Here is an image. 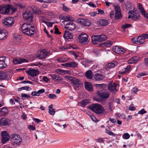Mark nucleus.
I'll list each match as a JSON object with an SVG mask.
<instances>
[{
    "label": "nucleus",
    "instance_id": "a18cd8bd",
    "mask_svg": "<svg viewBox=\"0 0 148 148\" xmlns=\"http://www.w3.org/2000/svg\"><path fill=\"white\" fill-rule=\"evenodd\" d=\"M138 8L139 9L141 13L145 10H144L142 5L141 3H139L138 4Z\"/></svg>",
    "mask_w": 148,
    "mask_h": 148
},
{
    "label": "nucleus",
    "instance_id": "ddd939ff",
    "mask_svg": "<svg viewBox=\"0 0 148 148\" xmlns=\"http://www.w3.org/2000/svg\"><path fill=\"white\" fill-rule=\"evenodd\" d=\"M112 50L114 52L119 54H123L126 51L124 49L117 46L113 47Z\"/></svg>",
    "mask_w": 148,
    "mask_h": 148
},
{
    "label": "nucleus",
    "instance_id": "f704fd0d",
    "mask_svg": "<svg viewBox=\"0 0 148 148\" xmlns=\"http://www.w3.org/2000/svg\"><path fill=\"white\" fill-rule=\"evenodd\" d=\"M8 77V75L6 74L5 73L0 71V80H3L7 78Z\"/></svg>",
    "mask_w": 148,
    "mask_h": 148
},
{
    "label": "nucleus",
    "instance_id": "b1692460",
    "mask_svg": "<svg viewBox=\"0 0 148 148\" xmlns=\"http://www.w3.org/2000/svg\"><path fill=\"white\" fill-rule=\"evenodd\" d=\"M98 35H93L91 37V40L93 44H97L99 42Z\"/></svg>",
    "mask_w": 148,
    "mask_h": 148
},
{
    "label": "nucleus",
    "instance_id": "2eb2a0df",
    "mask_svg": "<svg viewBox=\"0 0 148 148\" xmlns=\"http://www.w3.org/2000/svg\"><path fill=\"white\" fill-rule=\"evenodd\" d=\"M115 14L114 16L116 19H119L122 18L121 10L118 6H116L115 8Z\"/></svg>",
    "mask_w": 148,
    "mask_h": 148
},
{
    "label": "nucleus",
    "instance_id": "3c124183",
    "mask_svg": "<svg viewBox=\"0 0 148 148\" xmlns=\"http://www.w3.org/2000/svg\"><path fill=\"white\" fill-rule=\"evenodd\" d=\"M138 38L137 37H134L131 39V41L133 43H136L137 44H138Z\"/></svg>",
    "mask_w": 148,
    "mask_h": 148
},
{
    "label": "nucleus",
    "instance_id": "8fccbe9b",
    "mask_svg": "<svg viewBox=\"0 0 148 148\" xmlns=\"http://www.w3.org/2000/svg\"><path fill=\"white\" fill-rule=\"evenodd\" d=\"M77 65V62H70V67H74L76 66Z\"/></svg>",
    "mask_w": 148,
    "mask_h": 148
},
{
    "label": "nucleus",
    "instance_id": "7ed1b4c3",
    "mask_svg": "<svg viewBox=\"0 0 148 148\" xmlns=\"http://www.w3.org/2000/svg\"><path fill=\"white\" fill-rule=\"evenodd\" d=\"M88 108L97 114H100L103 112L102 106L99 104L94 103L88 107Z\"/></svg>",
    "mask_w": 148,
    "mask_h": 148
},
{
    "label": "nucleus",
    "instance_id": "864d4df0",
    "mask_svg": "<svg viewBox=\"0 0 148 148\" xmlns=\"http://www.w3.org/2000/svg\"><path fill=\"white\" fill-rule=\"evenodd\" d=\"M131 27V25L130 24L126 23L125 24L123 25H122V28L124 29H126Z\"/></svg>",
    "mask_w": 148,
    "mask_h": 148
},
{
    "label": "nucleus",
    "instance_id": "4d7b16f0",
    "mask_svg": "<svg viewBox=\"0 0 148 148\" xmlns=\"http://www.w3.org/2000/svg\"><path fill=\"white\" fill-rule=\"evenodd\" d=\"M56 0H47L43 1L44 2L47 3H51L53 2L56 3Z\"/></svg>",
    "mask_w": 148,
    "mask_h": 148
},
{
    "label": "nucleus",
    "instance_id": "79ce46f5",
    "mask_svg": "<svg viewBox=\"0 0 148 148\" xmlns=\"http://www.w3.org/2000/svg\"><path fill=\"white\" fill-rule=\"evenodd\" d=\"M91 23L89 20L87 19H84V22L83 23V25L88 26L90 25Z\"/></svg>",
    "mask_w": 148,
    "mask_h": 148
},
{
    "label": "nucleus",
    "instance_id": "338daca9",
    "mask_svg": "<svg viewBox=\"0 0 148 148\" xmlns=\"http://www.w3.org/2000/svg\"><path fill=\"white\" fill-rule=\"evenodd\" d=\"M28 128L30 130H32V131L34 130H35V127L32 125H29L28 126Z\"/></svg>",
    "mask_w": 148,
    "mask_h": 148
},
{
    "label": "nucleus",
    "instance_id": "5fc2aeb1",
    "mask_svg": "<svg viewBox=\"0 0 148 148\" xmlns=\"http://www.w3.org/2000/svg\"><path fill=\"white\" fill-rule=\"evenodd\" d=\"M16 5L19 7L21 9L24 8L25 6L23 5H22L21 3H16L15 4Z\"/></svg>",
    "mask_w": 148,
    "mask_h": 148
},
{
    "label": "nucleus",
    "instance_id": "1a4fd4ad",
    "mask_svg": "<svg viewBox=\"0 0 148 148\" xmlns=\"http://www.w3.org/2000/svg\"><path fill=\"white\" fill-rule=\"evenodd\" d=\"M2 140L1 141L3 143H5L9 140L10 136L7 132L5 131H3L1 133Z\"/></svg>",
    "mask_w": 148,
    "mask_h": 148
},
{
    "label": "nucleus",
    "instance_id": "58836bf2",
    "mask_svg": "<svg viewBox=\"0 0 148 148\" xmlns=\"http://www.w3.org/2000/svg\"><path fill=\"white\" fill-rule=\"evenodd\" d=\"M89 102V100L87 99L83 100L80 103L81 104L82 106L84 107L87 104H88Z\"/></svg>",
    "mask_w": 148,
    "mask_h": 148
},
{
    "label": "nucleus",
    "instance_id": "7c9ffc66",
    "mask_svg": "<svg viewBox=\"0 0 148 148\" xmlns=\"http://www.w3.org/2000/svg\"><path fill=\"white\" fill-rule=\"evenodd\" d=\"M51 77L52 79L55 81H60L62 79V78L58 75H56L54 74L51 75Z\"/></svg>",
    "mask_w": 148,
    "mask_h": 148
},
{
    "label": "nucleus",
    "instance_id": "c85d7f7f",
    "mask_svg": "<svg viewBox=\"0 0 148 148\" xmlns=\"http://www.w3.org/2000/svg\"><path fill=\"white\" fill-rule=\"evenodd\" d=\"M140 18V15L139 13H134L131 16V19L133 20H138Z\"/></svg>",
    "mask_w": 148,
    "mask_h": 148
},
{
    "label": "nucleus",
    "instance_id": "0eeeda50",
    "mask_svg": "<svg viewBox=\"0 0 148 148\" xmlns=\"http://www.w3.org/2000/svg\"><path fill=\"white\" fill-rule=\"evenodd\" d=\"M88 36L86 34H80L78 37L79 43L83 44H87L88 42Z\"/></svg>",
    "mask_w": 148,
    "mask_h": 148
},
{
    "label": "nucleus",
    "instance_id": "6e6552de",
    "mask_svg": "<svg viewBox=\"0 0 148 148\" xmlns=\"http://www.w3.org/2000/svg\"><path fill=\"white\" fill-rule=\"evenodd\" d=\"M11 121L9 118H1L0 119V125L3 126L9 125L11 124Z\"/></svg>",
    "mask_w": 148,
    "mask_h": 148
},
{
    "label": "nucleus",
    "instance_id": "f257e3e1",
    "mask_svg": "<svg viewBox=\"0 0 148 148\" xmlns=\"http://www.w3.org/2000/svg\"><path fill=\"white\" fill-rule=\"evenodd\" d=\"M62 18L64 20L62 23L65 24V27L67 29L71 31L75 28V25L73 22L74 21L73 18L67 16H63Z\"/></svg>",
    "mask_w": 148,
    "mask_h": 148
},
{
    "label": "nucleus",
    "instance_id": "c9c22d12",
    "mask_svg": "<svg viewBox=\"0 0 148 148\" xmlns=\"http://www.w3.org/2000/svg\"><path fill=\"white\" fill-rule=\"evenodd\" d=\"M138 44H142L145 42V39L141 35L138 37Z\"/></svg>",
    "mask_w": 148,
    "mask_h": 148
},
{
    "label": "nucleus",
    "instance_id": "f03ea898",
    "mask_svg": "<svg viewBox=\"0 0 148 148\" xmlns=\"http://www.w3.org/2000/svg\"><path fill=\"white\" fill-rule=\"evenodd\" d=\"M34 27L31 25V23H24L22 25L21 27V29L22 32L28 36H31L34 35L35 32Z\"/></svg>",
    "mask_w": 148,
    "mask_h": 148
},
{
    "label": "nucleus",
    "instance_id": "a19ab883",
    "mask_svg": "<svg viewBox=\"0 0 148 148\" xmlns=\"http://www.w3.org/2000/svg\"><path fill=\"white\" fill-rule=\"evenodd\" d=\"M132 4L130 2H127L126 4V9L128 10H130L132 9Z\"/></svg>",
    "mask_w": 148,
    "mask_h": 148
},
{
    "label": "nucleus",
    "instance_id": "aec40b11",
    "mask_svg": "<svg viewBox=\"0 0 148 148\" xmlns=\"http://www.w3.org/2000/svg\"><path fill=\"white\" fill-rule=\"evenodd\" d=\"M84 84L86 90L90 91H93V89L91 83L87 82H85Z\"/></svg>",
    "mask_w": 148,
    "mask_h": 148
},
{
    "label": "nucleus",
    "instance_id": "dca6fc26",
    "mask_svg": "<svg viewBox=\"0 0 148 148\" xmlns=\"http://www.w3.org/2000/svg\"><path fill=\"white\" fill-rule=\"evenodd\" d=\"M94 61L87 59H84L82 62V64L85 67L89 66L90 64H93Z\"/></svg>",
    "mask_w": 148,
    "mask_h": 148
},
{
    "label": "nucleus",
    "instance_id": "ea45409f",
    "mask_svg": "<svg viewBox=\"0 0 148 148\" xmlns=\"http://www.w3.org/2000/svg\"><path fill=\"white\" fill-rule=\"evenodd\" d=\"M6 67L3 60H1L0 59V69H2Z\"/></svg>",
    "mask_w": 148,
    "mask_h": 148
},
{
    "label": "nucleus",
    "instance_id": "6ab92c4d",
    "mask_svg": "<svg viewBox=\"0 0 148 148\" xmlns=\"http://www.w3.org/2000/svg\"><path fill=\"white\" fill-rule=\"evenodd\" d=\"M93 77L95 80L98 81L102 80L105 78V76L104 75L98 73H96Z\"/></svg>",
    "mask_w": 148,
    "mask_h": 148
},
{
    "label": "nucleus",
    "instance_id": "c756f323",
    "mask_svg": "<svg viewBox=\"0 0 148 148\" xmlns=\"http://www.w3.org/2000/svg\"><path fill=\"white\" fill-rule=\"evenodd\" d=\"M112 45V42L109 40H107L106 42L99 45L100 46L103 47L105 46L106 47H109Z\"/></svg>",
    "mask_w": 148,
    "mask_h": 148
},
{
    "label": "nucleus",
    "instance_id": "603ef678",
    "mask_svg": "<svg viewBox=\"0 0 148 148\" xmlns=\"http://www.w3.org/2000/svg\"><path fill=\"white\" fill-rule=\"evenodd\" d=\"M55 31L54 32V33L56 34L60 35L61 34V33L60 32L58 29L57 28L56 25L55 26Z\"/></svg>",
    "mask_w": 148,
    "mask_h": 148
},
{
    "label": "nucleus",
    "instance_id": "4c0bfd02",
    "mask_svg": "<svg viewBox=\"0 0 148 148\" xmlns=\"http://www.w3.org/2000/svg\"><path fill=\"white\" fill-rule=\"evenodd\" d=\"M131 67V66L130 65H128L124 69V71H120V73L121 74H124L126 73V72L128 71L130 69Z\"/></svg>",
    "mask_w": 148,
    "mask_h": 148
},
{
    "label": "nucleus",
    "instance_id": "473e14b6",
    "mask_svg": "<svg viewBox=\"0 0 148 148\" xmlns=\"http://www.w3.org/2000/svg\"><path fill=\"white\" fill-rule=\"evenodd\" d=\"M53 105H50L49 107V112L51 115H53L55 113V111L53 108Z\"/></svg>",
    "mask_w": 148,
    "mask_h": 148
},
{
    "label": "nucleus",
    "instance_id": "72a5a7b5",
    "mask_svg": "<svg viewBox=\"0 0 148 148\" xmlns=\"http://www.w3.org/2000/svg\"><path fill=\"white\" fill-rule=\"evenodd\" d=\"M32 10L34 14H39L42 13L41 10L36 7L33 8L32 9Z\"/></svg>",
    "mask_w": 148,
    "mask_h": 148
},
{
    "label": "nucleus",
    "instance_id": "052dcab7",
    "mask_svg": "<svg viewBox=\"0 0 148 148\" xmlns=\"http://www.w3.org/2000/svg\"><path fill=\"white\" fill-rule=\"evenodd\" d=\"M84 19H83L79 18L77 19V21L78 23L83 25L84 22Z\"/></svg>",
    "mask_w": 148,
    "mask_h": 148
},
{
    "label": "nucleus",
    "instance_id": "2f4dec72",
    "mask_svg": "<svg viewBox=\"0 0 148 148\" xmlns=\"http://www.w3.org/2000/svg\"><path fill=\"white\" fill-rule=\"evenodd\" d=\"M99 38V42H101L107 39L106 36L103 34L98 35Z\"/></svg>",
    "mask_w": 148,
    "mask_h": 148
},
{
    "label": "nucleus",
    "instance_id": "423d86ee",
    "mask_svg": "<svg viewBox=\"0 0 148 148\" xmlns=\"http://www.w3.org/2000/svg\"><path fill=\"white\" fill-rule=\"evenodd\" d=\"M12 138L11 139V140L14 143V145L17 146L21 143L22 140L19 136L15 134H12Z\"/></svg>",
    "mask_w": 148,
    "mask_h": 148
},
{
    "label": "nucleus",
    "instance_id": "680f3d73",
    "mask_svg": "<svg viewBox=\"0 0 148 148\" xmlns=\"http://www.w3.org/2000/svg\"><path fill=\"white\" fill-rule=\"evenodd\" d=\"M62 8L63 10L65 11L68 12L69 10V9L66 7L64 4H63Z\"/></svg>",
    "mask_w": 148,
    "mask_h": 148
},
{
    "label": "nucleus",
    "instance_id": "09e8293b",
    "mask_svg": "<svg viewBox=\"0 0 148 148\" xmlns=\"http://www.w3.org/2000/svg\"><path fill=\"white\" fill-rule=\"evenodd\" d=\"M95 86L99 88H103L106 87V85L104 84H95Z\"/></svg>",
    "mask_w": 148,
    "mask_h": 148
},
{
    "label": "nucleus",
    "instance_id": "13d9d810",
    "mask_svg": "<svg viewBox=\"0 0 148 148\" xmlns=\"http://www.w3.org/2000/svg\"><path fill=\"white\" fill-rule=\"evenodd\" d=\"M146 112V111L144 109H143L138 112V114H143Z\"/></svg>",
    "mask_w": 148,
    "mask_h": 148
},
{
    "label": "nucleus",
    "instance_id": "e433bc0d",
    "mask_svg": "<svg viewBox=\"0 0 148 148\" xmlns=\"http://www.w3.org/2000/svg\"><path fill=\"white\" fill-rule=\"evenodd\" d=\"M41 21L43 23H45L48 27H53V25L54 23L53 22H50L46 21L43 19H41Z\"/></svg>",
    "mask_w": 148,
    "mask_h": 148
},
{
    "label": "nucleus",
    "instance_id": "49530a36",
    "mask_svg": "<svg viewBox=\"0 0 148 148\" xmlns=\"http://www.w3.org/2000/svg\"><path fill=\"white\" fill-rule=\"evenodd\" d=\"M89 116L90 117L91 120L95 122L96 123L98 121L97 119L95 116L91 114H89Z\"/></svg>",
    "mask_w": 148,
    "mask_h": 148
},
{
    "label": "nucleus",
    "instance_id": "f3484780",
    "mask_svg": "<svg viewBox=\"0 0 148 148\" xmlns=\"http://www.w3.org/2000/svg\"><path fill=\"white\" fill-rule=\"evenodd\" d=\"M26 72L29 75L32 77L36 76L39 73L38 70L34 69H29L26 71Z\"/></svg>",
    "mask_w": 148,
    "mask_h": 148
},
{
    "label": "nucleus",
    "instance_id": "69168bd1",
    "mask_svg": "<svg viewBox=\"0 0 148 148\" xmlns=\"http://www.w3.org/2000/svg\"><path fill=\"white\" fill-rule=\"evenodd\" d=\"M56 71L58 73L60 74L61 73H64V71L60 69H57L56 70Z\"/></svg>",
    "mask_w": 148,
    "mask_h": 148
},
{
    "label": "nucleus",
    "instance_id": "cd10ccee",
    "mask_svg": "<svg viewBox=\"0 0 148 148\" xmlns=\"http://www.w3.org/2000/svg\"><path fill=\"white\" fill-rule=\"evenodd\" d=\"M139 59V58L138 57H134L129 60L128 61V63L129 64L136 63Z\"/></svg>",
    "mask_w": 148,
    "mask_h": 148
},
{
    "label": "nucleus",
    "instance_id": "e2e57ef3",
    "mask_svg": "<svg viewBox=\"0 0 148 148\" xmlns=\"http://www.w3.org/2000/svg\"><path fill=\"white\" fill-rule=\"evenodd\" d=\"M146 74L144 73H140L136 76V77L138 78H140L142 76L146 75Z\"/></svg>",
    "mask_w": 148,
    "mask_h": 148
},
{
    "label": "nucleus",
    "instance_id": "4468645a",
    "mask_svg": "<svg viewBox=\"0 0 148 148\" xmlns=\"http://www.w3.org/2000/svg\"><path fill=\"white\" fill-rule=\"evenodd\" d=\"M71 80L72 83L77 87H80L82 86L81 82L76 78H73Z\"/></svg>",
    "mask_w": 148,
    "mask_h": 148
},
{
    "label": "nucleus",
    "instance_id": "a211bd4d",
    "mask_svg": "<svg viewBox=\"0 0 148 148\" xmlns=\"http://www.w3.org/2000/svg\"><path fill=\"white\" fill-rule=\"evenodd\" d=\"M49 54L45 50H42L38 54L39 58L40 59H43L46 58L49 56Z\"/></svg>",
    "mask_w": 148,
    "mask_h": 148
},
{
    "label": "nucleus",
    "instance_id": "c03bdc74",
    "mask_svg": "<svg viewBox=\"0 0 148 148\" xmlns=\"http://www.w3.org/2000/svg\"><path fill=\"white\" fill-rule=\"evenodd\" d=\"M105 131L106 133L108 134L109 135H111L113 136H115L116 134H114L112 132L108 130L107 129L105 130Z\"/></svg>",
    "mask_w": 148,
    "mask_h": 148
},
{
    "label": "nucleus",
    "instance_id": "412c9836",
    "mask_svg": "<svg viewBox=\"0 0 148 148\" xmlns=\"http://www.w3.org/2000/svg\"><path fill=\"white\" fill-rule=\"evenodd\" d=\"M27 62V60L24 58L15 59L13 60V62L15 64H20Z\"/></svg>",
    "mask_w": 148,
    "mask_h": 148
},
{
    "label": "nucleus",
    "instance_id": "6e6d98bb",
    "mask_svg": "<svg viewBox=\"0 0 148 148\" xmlns=\"http://www.w3.org/2000/svg\"><path fill=\"white\" fill-rule=\"evenodd\" d=\"M115 64L114 63H108L107 65V67L109 68H112L114 67L115 66Z\"/></svg>",
    "mask_w": 148,
    "mask_h": 148
},
{
    "label": "nucleus",
    "instance_id": "774afa93",
    "mask_svg": "<svg viewBox=\"0 0 148 148\" xmlns=\"http://www.w3.org/2000/svg\"><path fill=\"white\" fill-rule=\"evenodd\" d=\"M87 4L90 6L92 7L93 8H95L96 7V5L93 3L92 2H89V3H88Z\"/></svg>",
    "mask_w": 148,
    "mask_h": 148
},
{
    "label": "nucleus",
    "instance_id": "bf43d9fd",
    "mask_svg": "<svg viewBox=\"0 0 148 148\" xmlns=\"http://www.w3.org/2000/svg\"><path fill=\"white\" fill-rule=\"evenodd\" d=\"M141 14L145 18L148 19V14L145 11L142 12Z\"/></svg>",
    "mask_w": 148,
    "mask_h": 148
},
{
    "label": "nucleus",
    "instance_id": "9d476101",
    "mask_svg": "<svg viewBox=\"0 0 148 148\" xmlns=\"http://www.w3.org/2000/svg\"><path fill=\"white\" fill-rule=\"evenodd\" d=\"M10 9L5 5H2L0 6V13L1 14L7 15L9 13Z\"/></svg>",
    "mask_w": 148,
    "mask_h": 148
},
{
    "label": "nucleus",
    "instance_id": "39448f33",
    "mask_svg": "<svg viewBox=\"0 0 148 148\" xmlns=\"http://www.w3.org/2000/svg\"><path fill=\"white\" fill-rule=\"evenodd\" d=\"M14 19L12 17H9L4 18L3 21V26L5 27H9L11 26L14 24Z\"/></svg>",
    "mask_w": 148,
    "mask_h": 148
},
{
    "label": "nucleus",
    "instance_id": "0e129e2a",
    "mask_svg": "<svg viewBox=\"0 0 148 148\" xmlns=\"http://www.w3.org/2000/svg\"><path fill=\"white\" fill-rule=\"evenodd\" d=\"M51 99H55L56 98V96L54 94H50L49 97Z\"/></svg>",
    "mask_w": 148,
    "mask_h": 148
},
{
    "label": "nucleus",
    "instance_id": "f8f14e48",
    "mask_svg": "<svg viewBox=\"0 0 148 148\" xmlns=\"http://www.w3.org/2000/svg\"><path fill=\"white\" fill-rule=\"evenodd\" d=\"M117 85V83L115 82H113L112 83V82L108 84V89L112 92L114 93L117 90L116 88Z\"/></svg>",
    "mask_w": 148,
    "mask_h": 148
},
{
    "label": "nucleus",
    "instance_id": "20e7f679",
    "mask_svg": "<svg viewBox=\"0 0 148 148\" xmlns=\"http://www.w3.org/2000/svg\"><path fill=\"white\" fill-rule=\"evenodd\" d=\"M23 16L24 20L28 23L32 22L33 14L32 12L29 10L26 11L23 14Z\"/></svg>",
    "mask_w": 148,
    "mask_h": 148
},
{
    "label": "nucleus",
    "instance_id": "37998d69",
    "mask_svg": "<svg viewBox=\"0 0 148 148\" xmlns=\"http://www.w3.org/2000/svg\"><path fill=\"white\" fill-rule=\"evenodd\" d=\"M32 88L27 86H24L18 89V90H31Z\"/></svg>",
    "mask_w": 148,
    "mask_h": 148
},
{
    "label": "nucleus",
    "instance_id": "5701e85b",
    "mask_svg": "<svg viewBox=\"0 0 148 148\" xmlns=\"http://www.w3.org/2000/svg\"><path fill=\"white\" fill-rule=\"evenodd\" d=\"M8 110L7 108L3 107L0 110V115L1 116H5L8 114Z\"/></svg>",
    "mask_w": 148,
    "mask_h": 148
},
{
    "label": "nucleus",
    "instance_id": "de8ad7c7",
    "mask_svg": "<svg viewBox=\"0 0 148 148\" xmlns=\"http://www.w3.org/2000/svg\"><path fill=\"white\" fill-rule=\"evenodd\" d=\"M130 137V135L127 133L124 134L122 136V138L125 139H127Z\"/></svg>",
    "mask_w": 148,
    "mask_h": 148
},
{
    "label": "nucleus",
    "instance_id": "4be33fe9",
    "mask_svg": "<svg viewBox=\"0 0 148 148\" xmlns=\"http://www.w3.org/2000/svg\"><path fill=\"white\" fill-rule=\"evenodd\" d=\"M63 37L67 39H71L73 38L72 34L69 32L65 31L63 35Z\"/></svg>",
    "mask_w": 148,
    "mask_h": 148
},
{
    "label": "nucleus",
    "instance_id": "393cba45",
    "mask_svg": "<svg viewBox=\"0 0 148 148\" xmlns=\"http://www.w3.org/2000/svg\"><path fill=\"white\" fill-rule=\"evenodd\" d=\"M6 31L4 30L0 29V40H4L5 36H6Z\"/></svg>",
    "mask_w": 148,
    "mask_h": 148
},
{
    "label": "nucleus",
    "instance_id": "bb28decb",
    "mask_svg": "<svg viewBox=\"0 0 148 148\" xmlns=\"http://www.w3.org/2000/svg\"><path fill=\"white\" fill-rule=\"evenodd\" d=\"M99 24L102 26H105L107 25L108 23V21L106 19H101L99 21Z\"/></svg>",
    "mask_w": 148,
    "mask_h": 148
},
{
    "label": "nucleus",
    "instance_id": "9b49d317",
    "mask_svg": "<svg viewBox=\"0 0 148 148\" xmlns=\"http://www.w3.org/2000/svg\"><path fill=\"white\" fill-rule=\"evenodd\" d=\"M97 94L100 98L105 99L108 98L110 95L109 93L105 91H98Z\"/></svg>",
    "mask_w": 148,
    "mask_h": 148
},
{
    "label": "nucleus",
    "instance_id": "a878e982",
    "mask_svg": "<svg viewBox=\"0 0 148 148\" xmlns=\"http://www.w3.org/2000/svg\"><path fill=\"white\" fill-rule=\"evenodd\" d=\"M85 76L88 79H92V78L93 75L91 71L90 70H88L86 72Z\"/></svg>",
    "mask_w": 148,
    "mask_h": 148
}]
</instances>
